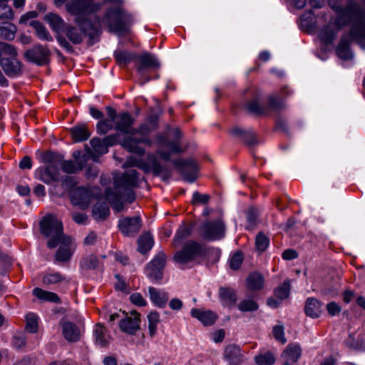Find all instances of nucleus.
Segmentation results:
<instances>
[{
  "mask_svg": "<svg viewBox=\"0 0 365 365\" xmlns=\"http://www.w3.org/2000/svg\"><path fill=\"white\" fill-rule=\"evenodd\" d=\"M329 5L336 16L319 31L318 36L325 45H331L339 31L350 25L349 35L354 41L365 49V9L357 1L349 0L345 6Z\"/></svg>",
  "mask_w": 365,
  "mask_h": 365,
  "instance_id": "f257e3e1",
  "label": "nucleus"
},
{
  "mask_svg": "<svg viewBox=\"0 0 365 365\" xmlns=\"http://www.w3.org/2000/svg\"><path fill=\"white\" fill-rule=\"evenodd\" d=\"M140 182L138 171L133 169L128 170L114 177L115 191L110 187L106 188L105 197L116 212H121L124 208L122 199L125 198L130 203L133 202L135 199L133 189L138 187Z\"/></svg>",
  "mask_w": 365,
  "mask_h": 365,
  "instance_id": "f03ea898",
  "label": "nucleus"
},
{
  "mask_svg": "<svg viewBox=\"0 0 365 365\" xmlns=\"http://www.w3.org/2000/svg\"><path fill=\"white\" fill-rule=\"evenodd\" d=\"M78 27L68 24L62 34L66 40L71 43L78 45L83 42V37L88 36V45L92 46L99 41L101 31L91 21H83L76 24Z\"/></svg>",
  "mask_w": 365,
  "mask_h": 365,
  "instance_id": "7ed1b4c3",
  "label": "nucleus"
},
{
  "mask_svg": "<svg viewBox=\"0 0 365 365\" xmlns=\"http://www.w3.org/2000/svg\"><path fill=\"white\" fill-rule=\"evenodd\" d=\"M101 21L107 26L109 32L122 36L129 32L132 16L121 6H118L108 9Z\"/></svg>",
  "mask_w": 365,
  "mask_h": 365,
  "instance_id": "20e7f679",
  "label": "nucleus"
},
{
  "mask_svg": "<svg viewBox=\"0 0 365 365\" xmlns=\"http://www.w3.org/2000/svg\"><path fill=\"white\" fill-rule=\"evenodd\" d=\"M125 165L138 167L145 173L152 172L155 176H160L163 180H168L172 174L170 168L167 165H161L154 153H148L146 160L130 157L127 160Z\"/></svg>",
  "mask_w": 365,
  "mask_h": 365,
  "instance_id": "39448f33",
  "label": "nucleus"
},
{
  "mask_svg": "<svg viewBox=\"0 0 365 365\" xmlns=\"http://www.w3.org/2000/svg\"><path fill=\"white\" fill-rule=\"evenodd\" d=\"M206 254V247L204 245L195 241L188 240L182 247L175 252L173 256L175 262L185 264L188 263L199 262V259Z\"/></svg>",
  "mask_w": 365,
  "mask_h": 365,
  "instance_id": "423d86ee",
  "label": "nucleus"
},
{
  "mask_svg": "<svg viewBox=\"0 0 365 365\" xmlns=\"http://www.w3.org/2000/svg\"><path fill=\"white\" fill-rule=\"evenodd\" d=\"M41 233L46 237H50L47 245L53 249L58 246V240L66 236L63 232V223L52 215H48L40 221Z\"/></svg>",
  "mask_w": 365,
  "mask_h": 365,
  "instance_id": "0eeeda50",
  "label": "nucleus"
},
{
  "mask_svg": "<svg viewBox=\"0 0 365 365\" xmlns=\"http://www.w3.org/2000/svg\"><path fill=\"white\" fill-rule=\"evenodd\" d=\"M174 139L168 140L163 134H158L155 136L158 145L160 148L157 154L165 161H170L172 153H180L184 151L181 148L180 138L181 132L178 128L173 130Z\"/></svg>",
  "mask_w": 365,
  "mask_h": 365,
  "instance_id": "6e6552de",
  "label": "nucleus"
},
{
  "mask_svg": "<svg viewBox=\"0 0 365 365\" xmlns=\"http://www.w3.org/2000/svg\"><path fill=\"white\" fill-rule=\"evenodd\" d=\"M100 3H94L93 0H71L66 4V10L71 15L75 16L76 24L89 22L87 16L96 12L101 8Z\"/></svg>",
  "mask_w": 365,
  "mask_h": 365,
  "instance_id": "1a4fd4ad",
  "label": "nucleus"
},
{
  "mask_svg": "<svg viewBox=\"0 0 365 365\" xmlns=\"http://www.w3.org/2000/svg\"><path fill=\"white\" fill-rule=\"evenodd\" d=\"M43 159L48 165L45 168L39 169V179L46 184L58 182L61 180L58 162L61 160V155L53 152L46 153Z\"/></svg>",
  "mask_w": 365,
  "mask_h": 365,
  "instance_id": "9d476101",
  "label": "nucleus"
},
{
  "mask_svg": "<svg viewBox=\"0 0 365 365\" xmlns=\"http://www.w3.org/2000/svg\"><path fill=\"white\" fill-rule=\"evenodd\" d=\"M160 64L155 55L149 52H143L137 54L135 59V67L139 76V83L144 85L150 80L146 71L158 69Z\"/></svg>",
  "mask_w": 365,
  "mask_h": 365,
  "instance_id": "9b49d317",
  "label": "nucleus"
},
{
  "mask_svg": "<svg viewBox=\"0 0 365 365\" xmlns=\"http://www.w3.org/2000/svg\"><path fill=\"white\" fill-rule=\"evenodd\" d=\"M44 21L48 24L51 29L56 33V38L61 47L67 52L72 53L74 48L66 38L63 36L62 32L65 27L68 25L63 19L58 14L54 13H48L44 17Z\"/></svg>",
  "mask_w": 365,
  "mask_h": 365,
  "instance_id": "f8f14e48",
  "label": "nucleus"
},
{
  "mask_svg": "<svg viewBox=\"0 0 365 365\" xmlns=\"http://www.w3.org/2000/svg\"><path fill=\"white\" fill-rule=\"evenodd\" d=\"M165 264L166 255L163 252H159L155 257L146 264L145 273L151 282L158 283L162 280Z\"/></svg>",
  "mask_w": 365,
  "mask_h": 365,
  "instance_id": "ddd939ff",
  "label": "nucleus"
},
{
  "mask_svg": "<svg viewBox=\"0 0 365 365\" xmlns=\"http://www.w3.org/2000/svg\"><path fill=\"white\" fill-rule=\"evenodd\" d=\"M225 226L221 220L206 221L200 228V237L207 241H215L224 237Z\"/></svg>",
  "mask_w": 365,
  "mask_h": 365,
  "instance_id": "4468645a",
  "label": "nucleus"
},
{
  "mask_svg": "<svg viewBox=\"0 0 365 365\" xmlns=\"http://www.w3.org/2000/svg\"><path fill=\"white\" fill-rule=\"evenodd\" d=\"M120 144L128 152L142 156L145 154V151L141 146V144L146 145L147 146H151L153 141L148 138V135H140L139 138L133 135L125 137Z\"/></svg>",
  "mask_w": 365,
  "mask_h": 365,
  "instance_id": "2eb2a0df",
  "label": "nucleus"
},
{
  "mask_svg": "<svg viewBox=\"0 0 365 365\" xmlns=\"http://www.w3.org/2000/svg\"><path fill=\"white\" fill-rule=\"evenodd\" d=\"M173 165L182 174L184 180L188 182H193L197 179V165L193 160H174Z\"/></svg>",
  "mask_w": 365,
  "mask_h": 365,
  "instance_id": "dca6fc26",
  "label": "nucleus"
},
{
  "mask_svg": "<svg viewBox=\"0 0 365 365\" xmlns=\"http://www.w3.org/2000/svg\"><path fill=\"white\" fill-rule=\"evenodd\" d=\"M51 52L49 49L41 44H36L32 48L24 53L25 58L38 66L48 63Z\"/></svg>",
  "mask_w": 365,
  "mask_h": 365,
  "instance_id": "f3484780",
  "label": "nucleus"
},
{
  "mask_svg": "<svg viewBox=\"0 0 365 365\" xmlns=\"http://www.w3.org/2000/svg\"><path fill=\"white\" fill-rule=\"evenodd\" d=\"M142 226L141 218L140 216L126 217L119 220V230L125 236H135Z\"/></svg>",
  "mask_w": 365,
  "mask_h": 365,
  "instance_id": "a211bd4d",
  "label": "nucleus"
},
{
  "mask_svg": "<svg viewBox=\"0 0 365 365\" xmlns=\"http://www.w3.org/2000/svg\"><path fill=\"white\" fill-rule=\"evenodd\" d=\"M134 122V118L129 113H120L114 122V128L117 131L129 135L128 136H133L136 135V132L134 130L136 128L133 127Z\"/></svg>",
  "mask_w": 365,
  "mask_h": 365,
  "instance_id": "6ab92c4d",
  "label": "nucleus"
},
{
  "mask_svg": "<svg viewBox=\"0 0 365 365\" xmlns=\"http://www.w3.org/2000/svg\"><path fill=\"white\" fill-rule=\"evenodd\" d=\"M245 108L250 113L257 116L263 115L268 113L267 104L265 103L261 93L258 91L247 102Z\"/></svg>",
  "mask_w": 365,
  "mask_h": 365,
  "instance_id": "aec40b11",
  "label": "nucleus"
},
{
  "mask_svg": "<svg viewBox=\"0 0 365 365\" xmlns=\"http://www.w3.org/2000/svg\"><path fill=\"white\" fill-rule=\"evenodd\" d=\"M140 314L132 311L130 316L120 320L119 326L122 331L133 335L140 329Z\"/></svg>",
  "mask_w": 365,
  "mask_h": 365,
  "instance_id": "412c9836",
  "label": "nucleus"
},
{
  "mask_svg": "<svg viewBox=\"0 0 365 365\" xmlns=\"http://www.w3.org/2000/svg\"><path fill=\"white\" fill-rule=\"evenodd\" d=\"M354 41L348 34L341 36L339 44L336 48V54L341 60L349 61L354 58V53L351 49V43Z\"/></svg>",
  "mask_w": 365,
  "mask_h": 365,
  "instance_id": "4be33fe9",
  "label": "nucleus"
},
{
  "mask_svg": "<svg viewBox=\"0 0 365 365\" xmlns=\"http://www.w3.org/2000/svg\"><path fill=\"white\" fill-rule=\"evenodd\" d=\"M93 193L89 189L79 187L73 192L71 200L73 205L86 209L93 200Z\"/></svg>",
  "mask_w": 365,
  "mask_h": 365,
  "instance_id": "5701e85b",
  "label": "nucleus"
},
{
  "mask_svg": "<svg viewBox=\"0 0 365 365\" xmlns=\"http://www.w3.org/2000/svg\"><path fill=\"white\" fill-rule=\"evenodd\" d=\"M0 65L5 73L9 77L18 76L21 73L22 65L17 57H1Z\"/></svg>",
  "mask_w": 365,
  "mask_h": 365,
  "instance_id": "b1692460",
  "label": "nucleus"
},
{
  "mask_svg": "<svg viewBox=\"0 0 365 365\" xmlns=\"http://www.w3.org/2000/svg\"><path fill=\"white\" fill-rule=\"evenodd\" d=\"M58 249L56 251L55 259L59 262H65L70 260L73 252L71 248V237L68 236L61 237L58 240Z\"/></svg>",
  "mask_w": 365,
  "mask_h": 365,
  "instance_id": "393cba45",
  "label": "nucleus"
},
{
  "mask_svg": "<svg viewBox=\"0 0 365 365\" xmlns=\"http://www.w3.org/2000/svg\"><path fill=\"white\" fill-rule=\"evenodd\" d=\"M61 325L63 335L68 341L76 342L80 340L81 330L75 324L66 321L61 322Z\"/></svg>",
  "mask_w": 365,
  "mask_h": 365,
  "instance_id": "a878e982",
  "label": "nucleus"
},
{
  "mask_svg": "<svg viewBox=\"0 0 365 365\" xmlns=\"http://www.w3.org/2000/svg\"><path fill=\"white\" fill-rule=\"evenodd\" d=\"M230 133L239 138H240L247 145H253L257 143L255 133L250 129L245 130L240 127H234Z\"/></svg>",
  "mask_w": 365,
  "mask_h": 365,
  "instance_id": "bb28decb",
  "label": "nucleus"
},
{
  "mask_svg": "<svg viewBox=\"0 0 365 365\" xmlns=\"http://www.w3.org/2000/svg\"><path fill=\"white\" fill-rule=\"evenodd\" d=\"M218 295L220 302L224 307H232L237 300L235 289L230 287H220Z\"/></svg>",
  "mask_w": 365,
  "mask_h": 365,
  "instance_id": "cd10ccee",
  "label": "nucleus"
},
{
  "mask_svg": "<svg viewBox=\"0 0 365 365\" xmlns=\"http://www.w3.org/2000/svg\"><path fill=\"white\" fill-rule=\"evenodd\" d=\"M190 314L192 317L197 319L205 326L212 325L217 319V315L211 310L193 308L191 309Z\"/></svg>",
  "mask_w": 365,
  "mask_h": 365,
  "instance_id": "c85d7f7f",
  "label": "nucleus"
},
{
  "mask_svg": "<svg viewBox=\"0 0 365 365\" xmlns=\"http://www.w3.org/2000/svg\"><path fill=\"white\" fill-rule=\"evenodd\" d=\"M302 354V349L298 344H291L287 346L282 354L284 365H290L297 361Z\"/></svg>",
  "mask_w": 365,
  "mask_h": 365,
  "instance_id": "c756f323",
  "label": "nucleus"
},
{
  "mask_svg": "<svg viewBox=\"0 0 365 365\" xmlns=\"http://www.w3.org/2000/svg\"><path fill=\"white\" fill-rule=\"evenodd\" d=\"M158 128V116L157 115H149L145 122L141 124L136 130V134L140 135H148L151 132Z\"/></svg>",
  "mask_w": 365,
  "mask_h": 365,
  "instance_id": "7c9ffc66",
  "label": "nucleus"
},
{
  "mask_svg": "<svg viewBox=\"0 0 365 365\" xmlns=\"http://www.w3.org/2000/svg\"><path fill=\"white\" fill-rule=\"evenodd\" d=\"M62 170L67 174H73L78 171L82 170L85 166V158L83 160L75 163L74 161L64 160L63 157L61 155V160L58 162Z\"/></svg>",
  "mask_w": 365,
  "mask_h": 365,
  "instance_id": "2f4dec72",
  "label": "nucleus"
},
{
  "mask_svg": "<svg viewBox=\"0 0 365 365\" xmlns=\"http://www.w3.org/2000/svg\"><path fill=\"white\" fill-rule=\"evenodd\" d=\"M148 293L150 300L160 308L165 307L168 300V294L164 291H160L155 287H149Z\"/></svg>",
  "mask_w": 365,
  "mask_h": 365,
  "instance_id": "473e14b6",
  "label": "nucleus"
},
{
  "mask_svg": "<svg viewBox=\"0 0 365 365\" xmlns=\"http://www.w3.org/2000/svg\"><path fill=\"white\" fill-rule=\"evenodd\" d=\"M193 227L194 225L192 223L188 225L182 223L180 225L177 230L173 238L175 245H180L184 240L189 237L192 234Z\"/></svg>",
  "mask_w": 365,
  "mask_h": 365,
  "instance_id": "72a5a7b5",
  "label": "nucleus"
},
{
  "mask_svg": "<svg viewBox=\"0 0 365 365\" xmlns=\"http://www.w3.org/2000/svg\"><path fill=\"white\" fill-rule=\"evenodd\" d=\"M306 314L312 318H317L322 312V304L315 298H308L304 307Z\"/></svg>",
  "mask_w": 365,
  "mask_h": 365,
  "instance_id": "f704fd0d",
  "label": "nucleus"
},
{
  "mask_svg": "<svg viewBox=\"0 0 365 365\" xmlns=\"http://www.w3.org/2000/svg\"><path fill=\"white\" fill-rule=\"evenodd\" d=\"M113 56L120 66H127L132 61H135L137 53L128 51H115Z\"/></svg>",
  "mask_w": 365,
  "mask_h": 365,
  "instance_id": "c9c22d12",
  "label": "nucleus"
},
{
  "mask_svg": "<svg viewBox=\"0 0 365 365\" xmlns=\"http://www.w3.org/2000/svg\"><path fill=\"white\" fill-rule=\"evenodd\" d=\"M33 294L38 299L53 302V303H60L61 299L58 296L51 292L45 291L41 288L36 287L32 291Z\"/></svg>",
  "mask_w": 365,
  "mask_h": 365,
  "instance_id": "e433bc0d",
  "label": "nucleus"
},
{
  "mask_svg": "<svg viewBox=\"0 0 365 365\" xmlns=\"http://www.w3.org/2000/svg\"><path fill=\"white\" fill-rule=\"evenodd\" d=\"M71 133L73 138L76 142H82L86 140L91 135L88 127L86 124L75 126L71 129Z\"/></svg>",
  "mask_w": 365,
  "mask_h": 365,
  "instance_id": "4c0bfd02",
  "label": "nucleus"
},
{
  "mask_svg": "<svg viewBox=\"0 0 365 365\" xmlns=\"http://www.w3.org/2000/svg\"><path fill=\"white\" fill-rule=\"evenodd\" d=\"M264 282V277L258 272H253L247 278V285L250 290H259L262 289Z\"/></svg>",
  "mask_w": 365,
  "mask_h": 365,
  "instance_id": "58836bf2",
  "label": "nucleus"
},
{
  "mask_svg": "<svg viewBox=\"0 0 365 365\" xmlns=\"http://www.w3.org/2000/svg\"><path fill=\"white\" fill-rule=\"evenodd\" d=\"M30 25L35 29L36 36L42 41H52L53 37L48 29L38 21H31Z\"/></svg>",
  "mask_w": 365,
  "mask_h": 365,
  "instance_id": "ea45409f",
  "label": "nucleus"
},
{
  "mask_svg": "<svg viewBox=\"0 0 365 365\" xmlns=\"http://www.w3.org/2000/svg\"><path fill=\"white\" fill-rule=\"evenodd\" d=\"M90 143L94 152L98 155L91 153V157L94 161H97V158L99 155L107 153L108 151L103 139L93 138L91 140Z\"/></svg>",
  "mask_w": 365,
  "mask_h": 365,
  "instance_id": "a19ab883",
  "label": "nucleus"
},
{
  "mask_svg": "<svg viewBox=\"0 0 365 365\" xmlns=\"http://www.w3.org/2000/svg\"><path fill=\"white\" fill-rule=\"evenodd\" d=\"M138 251L141 254L148 252L154 245L153 236L150 233H145L140 236L138 240Z\"/></svg>",
  "mask_w": 365,
  "mask_h": 365,
  "instance_id": "79ce46f5",
  "label": "nucleus"
},
{
  "mask_svg": "<svg viewBox=\"0 0 365 365\" xmlns=\"http://www.w3.org/2000/svg\"><path fill=\"white\" fill-rule=\"evenodd\" d=\"M63 281L68 282L66 277L58 272H48L42 277L43 284L47 286L56 284Z\"/></svg>",
  "mask_w": 365,
  "mask_h": 365,
  "instance_id": "37998d69",
  "label": "nucleus"
},
{
  "mask_svg": "<svg viewBox=\"0 0 365 365\" xmlns=\"http://www.w3.org/2000/svg\"><path fill=\"white\" fill-rule=\"evenodd\" d=\"M110 215L108 205L106 202H98L93 208V216L96 220H104Z\"/></svg>",
  "mask_w": 365,
  "mask_h": 365,
  "instance_id": "c03bdc74",
  "label": "nucleus"
},
{
  "mask_svg": "<svg viewBox=\"0 0 365 365\" xmlns=\"http://www.w3.org/2000/svg\"><path fill=\"white\" fill-rule=\"evenodd\" d=\"M16 32V26L10 22H4L0 26V36L4 39L12 41L14 39Z\"/></svg>",
  "mask_w": 365,
  "mask_h": 365,
  "instance_id": "a18cd8bd",
  "label": "nucleus"
},
{
  "mask_svg": "<svg viewBox=\"0 0 365 365\" xmlns=\"http://www.w3.org/2000/svg\"><path fill=\"white\" fill-rule=\"evenodd\" d=\"M148 330L149 334L151 337L154 336L157 332V327L158 324L160 323V315L155 311L150 312L148 316Z\"/></svg>",
  "mask_w": 365,
  "mask_h": 365,
  "instance_id": "49530a36",
  "label": "nucleus"
},
{
  "mask_svg": "<svg viewBox=\"0 0 365 365\" xmlns=\"http://www.w3.org/2000/svg\"><path fill=\"white\" fill-rule=\"evenodd\" d=\"M94 337L96 344L101 347L108 344V340L106 336V328L103 325L97 324L94 329Z\"/></svg>",
  "mask_w": 365,
  "mask_h": 365,
  "instance_id": "de8ad7c7",
  "label": "nucleus"
},
{
  "mask_svg": "<svg viewBox=\"0 0 365 365\" xmlns=\"http://www.w3.org/2000/svg\"><path fill=\"white\" fill-rule=\"evenodd\" d=\"M290 293V280L286 279L283 284L274 289V296L279 300L287 299Z\"/></svg>",
  "mask_w": 365,
  "mask_h": 365,
  "instance_id": "09e8293b",
  "label": "nucleus"
},
{
  "mask_svg": "<svg viewBox=\"0 0 365 365\" xmlns=\"http://www.w3.org/2000/svg\"><path fill=\"white\" fill-rule=\"evenodd\" d=\"M99 260L94 255H90L81 261V267L84 269H95L99 267Z\"/></svg>",
  "mask_w": 365,
  "mask_h": 365,
  "instance_id": "8fccbe9b",
  "label": "nucleus"
},
{
  "mask_svg": "<svg viewBox=\"0 0 365 365\" xmlns=\"http://www.w3.org/2000/svg\"><path fill=\"white\" fill-rule=\"evenodd\" d=\"M255 359L258 365H272L275 362V357L270 351L261 353Z\"/></svg>",
  "mask_w": 365,
  "mask_h": 365,
  "instance_id": "3c124183",
  "label": "nucleus"
},
{
  "mask_svg": "<svg viewBox=\"0 0 365 365\" xmlns=\"http://www.w3.org/2000/svg\"><path fill=\"white\" fill-rule=\"evenodd\" d=\"M0 56L9 58L17 57L18 52L13 45L0 41Z\"/></svg>",
  "mask_w": 365,
  "mask_h": 365,
  "instance_id": "603ef678",
  "label": "nucleus"
},
{
  "mask_svg": "<svg viewBox=\"0 0 365 365\" xmlns=\"http://www.w3.org/2000/svg\"><path fill=\"white\" fill-rule=\"evenodd\" d=\"M269 245V238L263 232H259L255 238V246L258 251H264Z\"/></svg>",
  "mask_w": 365,
  "mask_h": 365,
  "instance_id": "864d4df0",
  "label": "nucleus"
},
{
  "mask_svg": "<svg viewBox=\"0 0 365 365\" xmlns=\"http://www.w3.org/2000/svg\"><path fill=\"white\" fill-rule=\"evenodd\" d=\"M241 312H254L258 309V304L251 299L242 300L237 305Z\"/></svg>",
  "mask_w": 365,
  "mask_h": 365,
  "instance_id": "5fc2aeb1",
  "label": "nucleus"
},
{
  "mask_svg": "<svg viewBox=\"0 0 365 365\" xmlns=\"http://www.w3.org/2000/svg\"><path fill=\"white\" fill-rule=\"evenodd\" d=\"M38 318L34 313H30L26 317V329L31 333H36L38 331Z\"/></svg>",
  "mask_w": 365,
  "mask_h": 365,
  "instance_id": "6e6d98bb",
  "label": "nucleus"
},
{
  "mask_svg": "<svg viewBox=\"0 0 365 365\" xmlns=\"http://www.w3.org/2000/svg\"><path fill=\"white\" fill-rule=\"evenodd\" d=\"M248 229L253 228L258 222L259 212L256 208H250L246 213Z\"/></svg>",
  "mask_w": 365,
  "mask_h": 365,
  "instance_id": "4d7b16f0",
  "label": "nucleus"
},
{
  "mask_svg": "<svg viewBox=\"0 0 365 365\" xmlns=\"http://www.w3.org/2000/svg\"><path fill=\"white\" fill-rule=\"evenodd\" d=\"M14 17L12 9L7 4H0V21H10Z\"/></svg>",
  "mask_w": 365,
  "mask_h": 365,
  "instance_id": "13d9d810",
  "label": "nucleus"
},
{
  "mask_svg": "<svg viewBox=\"0 0 365 365\" xmlns=\"http://www.w3.org/2000/svg\"><path fill=\"white\" fill-rule=\"evenodd\" d=\"M267 106L268 110L269 109L279 110L284 107V103L282 98L271 96L268 98Z\"/></svg>",
  "mask_w": 365,
  "mask_h": 365,
  "instance_id": "bf43d9fd",
  "label": "nucleus"
},
{
  "mask_svg": "<svg viewBox=\"0 0 365 365\" xmlns=\"http://www.w3.org/2000/svg\"><path fill=\"white\" fill-rule=\"evenodd\" d=\"M240 351L239 346L230 344L225 349V357L229 361H232L239 356Z\"/></svg>",
  "mask_w": 365,
  "mask_h": 365,
  "instance_id": "052dcab7",
  "label": "nucleus"
},
{
  "mask_svg": "<svg viewBox=\"0 0 365 365\" xmlns=\"http://www.w3.org/2000/svg\"><path fill=\"white\" fill-rule=\"evenodd\" d=\"M113 122L106 119L98 122L96 125L97 133L100 135H104L113 128Z\"/></svg>",
  "mask_w": 365,
  "mask_h": 365,
  "instance_id": "680f3d73",
  "label": "nucleus"
},
{
  "mask_svg": "<svg viewBox=\"0 0 365 365\" xmlns=\"http://www.w3.org/2000/svg\"><path fill=\"white\" fill-rule=\"evenodd\" d=\"M210 196L207 194H202L197 191H195L192 194V204L197 205H206L209 202Z\"/></svg>",
  "mask_w": 365,
  "mask_h": 365,
  "instance_id": "e2e57ef3",
  "label": "nucleus"
},
{
  "mask_svg": "<svg viewBox=\"0 0 365 365\" xmlns=\"http://www.w3.org/2000/svg\"><path fill=\"white\" fill-rule=\"evenodd\" d=\"M242 260L243 255L240 252L235 253L230 261V268L234 270L238 269L241 266Z\"/></svg>",
  "mask_w": 365,
  "mask_h": 365,
  "instance_id": "0e129e2a",
  "label": "nucleus"
},
{
  "mask_svg": "<svg viewBox=\"0 0 365 365\" xmlns=\"http://www.w3.org/2000/svg\"><path fill=\"white\" fill-rule=\"evenodd\" d=\"M272 334L278 341L282 344L287 341L284 337V327L282 325H275L272 329Z\"/></svg>",
  "mask_w": 365,
  "mask_h": 365,
  "instance_id": "69168bd1",
  "label": "nucleus"
},
{
  "mask_svg": "<svg viewBox=\"0 0 365 365\" xmlns=\"http://www.w3.org/2000/svg\"><path fill=\"white\" fill-rule=\"evenodd\" d=\"M130 300L133 304L136 306L144 307L147 304V302L143 296L138 292L132 294L130 296Z\"/></svg>",
  "mask_w": 365,
  "mask_h": 365,
  "instance_id": "338daca9",
  "label": "nucleus"
},
{
  "mask_svg": "<svg viewBox=\"0 0 365 365\" xmlns=\"http://www.w3.org/2000/svg\"><path fill=\"white\" fill-rule=\"evenodd\" d=\"M61 186L65 190H71L76 184L74 178L71 176H65L63 178H61Z\"/></svg>",
  "mask_w": 365,
  "mask_h": 365,
  "instance_id": "774afa93",
  "label": "nucleus"
}]
</instances>
